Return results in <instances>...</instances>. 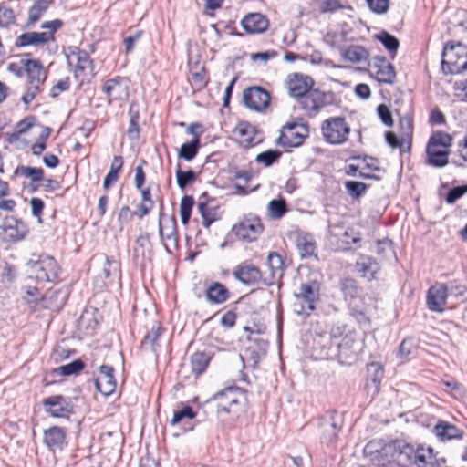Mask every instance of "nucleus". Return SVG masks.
Here are the masks:
<instances>
[{
	"instance_id": "c03bdc74",
	"label": "nucleus",
	"mask_w": 467,
	"mask_h": 467,
	"mask_svg": "<svg viewBox=\"0 0 467 467\" xmlns=\"http://www.w3.org/2000/svg\"><path fill=\"white\" fill-rule=\"evenodd\" d=\"M269 216L272 219H280L287 212L286 202L284 199H274L268 203Z\"/></svg>"
},
{
	"instance_id": "b1692460",
	"label": "nucleus",
	"mask_w": 467,
	"mask_h": 467,
	"mask_svg": "<svg viewBox=\"0 0 467 467\" xmlns=\"http://www.w3.org/2000/svg\"><path fill=\"white\" fill-rule=\"evenodd\" d=\"M296 244L302 258L318 260L317 244L312 235L303 233L297 234Z\"/></svg>"
},
{
	"instance_id": "6e6552de",
	"label": "nucleus",
	"mask_w": 467,
	"mask_h": 467,
	"mask_svg": "<svg viewBox=\"0 0 467 467\" xmlns=\"http://www.w3.org/2000/svg\"><path fill=\"white\" fill-rule=\"evenodd\" d=\"M47 413L54 418H67L74 412L72 398L62 395H53L42 401Z\"/></svg>"
},
{
	"instance_id": "ddd939ff",
	"label": "nucleus",
	"mask_w": 467,
	"mask_h": 467,
	"mask_svg": "<svg viewBox=\"0 0 467 467\" xmlns=\"http://www.w3.org/2000/svg\"><path fill=\"white\" fill-rule=\"evenodd\" d=\"M263 230L261 220L255 215L244 218L232 229L236 236L247 242L255 241Z\"/></svg>"
},
{
	"instance_id": "774afa93",
	"label": "nucleus",
	"mask_w": 467,
	"mask_h": 467,
	"mask_svg": "<svg viewBox=\"0 0 467 467\" xmlns=\"http://www.w3.org/2000/svg\"><path fill=\"white\" fill-rule=\"evenodd\" d=\"M465 191L461 186L453 187L450 189L445 196V201L449 204H453L457 200H459Z\"/></svg>"
},
{
	"instance_id": "393cba45",
	"label": "nucleus",
	"mask_w": 467,
	"mask_h": 467,
	"mask_svg": "<svg viewBox=\"0 0 467 467\" xmlns=\"http://www.w3.org/2000/svg\"><path fill=\"white\" fill-rule=\"evenodd\" d=\"M128 87L125 84V78L121 77H115L108 79L103 86V92L107 95L109 100L120 99L127 96Z\"/></svg>"
},
{
	"instance_id": "423d86ee",
	"label": "nucleus",
	"mask_w": 467,
	"mask_h": 467,
	"mask_svg": "<svg viewBox=\"0 0 467 467\" xmlns=\"http://www.w3.org/2000/svg\"><path fill=\"white\" fill-rule=\"evenodd\" d=\"M295 297L299 300L300 305L295 304V312L302 314L306 310L312 312L316 309V304L320 299V283L317 280L302 283L297 291L294 293Z\"/></svg>"
},
{
	"instance_id": "39448f33",
	"label": "nucleus",
	"mask_w": 467,
	"mask_h": 467,
	"mask_svg": "<svg viewBox=\"0 0 467 467\" xmlns=\"http://www.w3.org/2000/svg\"><path fill=\"white\" fill-rule=\"evenodd\" d=\"M467 69V46L449 42L441 54V70L445 75H456Z\"/></svg>"
},
{
	"instance_id": "7ed1b4c3",
	"label": "nucleus",
	"mask_w": 467,
	"mask_h": 467,
	"mask_svg": "<svg viewBox=\"0 0 467 467\" xmlns=\"http://www.w3.org/2000/svg\"><path fill=\"white\" fill-rule=\"evenodd\" d=\"M416 449L404 440H394L382 448L381 459L386 460L390 467H410L413 466Z\"/></svg>"
},
{
	"instance_id": "de8ad7c7",
	"label": "nucleus",
	"mask_w": 467,
	"mask_h": 467,
	"mask_svg": "<svg viewBox=\"0 0 467 467\" xmlns=\"http://www.w3.org/2000/svg\"><path fill=\"white\" fill-rule=\"evenodd\" d=\"M64 25V22L61 19H54L51 21H46L42 23L41 28L46 29L47 31L42 32L43 35H46V41H55V33L60 29Z\"/></svg>"
},
{
	"instance_id": "c85d7f7f",
	"label": "nucleus",
	"mask_w": 467,
	"mask_h": 467,
	"mask_svg": "<svg viewBox=\"0 0 467 467\" xmlns=\"http://www.w3.org/2000/svg\"><path fill=\"white\" fill-rule=\"evenodd\" d=\"M205 296L211 304L221 305L229 299L230 291L222 283L213 282L207 287Z\"/></svg>"
},
{
	"instance_id": "680f3d73",
	"label": "nucleus",
	"mask_w": 467,
	"mask_h": 467,
	"mask_svg": "<svg viewBox=\"0 0 467 467\" xmlns=\"http://www.w3.org/2000/svg\"><path fill=\"white\" fill-rule=\"evenodd\" d=\"M237 132L240 136L244 137L247 146L251 145L254 140V128L247 123H242L237 128Z\"/></svg>"
},
{
	"instance_id": "69168bd1",
	"label": "nucleus",
	"mask_w": 467,
	"mask_h": 467,
	"mask_svg": "<svg viewBox=\"0 0 467 467\" xmlns=\"http://www.w3.org/2000/svg\"><path fill=\"white\" fill-rule=\"evenodd\" d=\"M30 206L33 216L37 218L38 223H42L41 215L45 207L43 200L38 197H33L30 200Z\"/></svg>"
},
{
	"instance_id": "f257e3e1",
	"label": "nucleus",
	"mask_w": 467,
	"mask_h": 467,
	"mask_svg": "<svg viewBox=\"0 0 467 467\" xmlns=\"http://www.w3.org/2000/svg\"><path fill=\"white\" fill-rule=\"evenodd\" d=\"M286 86L289 95L297 99L301 109L308 116L318 114L321 108V92L313 88L312 78L302 73L289 74Z\"/></svg>"
},
{
	"instance_id": "5701e85b",
	"label": "nucleus",
	"mask_w": 467,
	"mask_h": 467,
	"mask_svg": "<svg viewBox=\"0 0 467 467\" xmlns=\"http://www.w3.org/2000/svg\"><path fill=\"white\" fill-rule=\"evenodd\" d=\"M432 432L441 441L462 439L464 433L462 430L445 420H439Z\"/></svg>"
},
{
	"instance_id": "4c0bfd02",
	"label": "nucleus",
	"mask_w": 467,
	"mask_h": 467,
	"mask_svg": "<svg viewBox=\"0 0 467 467\" xmlns=\"http://www.w3.org/2000/svg\"><path fill=\"white\" fill-rule=\"evenodd\" d=\"M14 176L30 178L33 182L44 180V170L42 168L17 166L14 171Z\"/></svg>"
},
{
	"instance_id": "473e14b6",
	"label": "nucleus",
	"mask_w": 467,
	"mask_h": 467,
	"mask_svg": "<svg viewBox=\"0 0 467 467\" xmlns=\"http://www.w3.org/2000/svg\"><path fill=\"white\" fill-rule=\"evenodd\" d=\"M323 420H326V423H323V428L327 433L331 432L329 435L328 442L333 443L337 437V431L342 426V418L337 411L327 413Z\"/></svg>"
},
{
	"instance_id": "4be33fe9",
	"label": "nucleus",
	"mask_w": 467,
	"mask_h": 467,
	"mask_svg": "<svg viewBox=\"0 0 467 467\" xmlns=\"http://www.w3.org/2000/svg\"><path fill=\"white\" fill-rule=\"evenodd\" d=\"M269 22L261 13H250L241 20V26L248 34H260L268 27Z\"/></svg>"
},
{
	"instance_id": "864d4df0",
	"label": "nucleus",
	"mask_w": 467,
	"mask_h": 467,
	"mask_svg": "<svg viewBox=\"0 0 467 467\" xmlns=\"http://www.w3.org/2000/svg\"><path fill=\"white\" fill-rule=\"evenodd\" d=\"M400 129L402 136L407 139V150H410L412 135V119L410 116H403L400 119Z\"/></svg>"
},
{
	"instance_id": "0e129e2a",
	"label": "nucleus",
	"mask_w": 467,
	"mask_h": 467,
	"mask_svg": "<svg viewBox=\"0 0 467 467\" xmlns=\"http://www.w3.org/2000/svg\"><path fill=\"white\" fill-rule=\"evenodd\" d=\"M369 8L377 14H385L389 7V0H367Z\"/></svg>"
},
{
	"instance_id": "37998d69",
	"label": "nucleus",
	"mask_w": 467,
	"mask_h": 467,
	"mask_svg": "<svg viewBox=\"0 0 467 467\" xmlns=\"http://www.w3.org/2000/svg\"><path fill=\"white\" fill-rule=\"evenodd\" d=\"M194 205V199L192 196L184 195L180 202V215L181 221L183 225H187L191 215L192 210Z\"/></svg>"
},
{
	"instance_id": "a18cd8bd",
	"label": "nucleus",
	"mask_w": 467,
	"mask_h": 467,
	"mask_svg": "<svg viewBox=\"0 0 467 467\" xmlns=\"http://www.w3.org/2000/svg\"><path fill=\"white\" fill-rule=\"evenodd\" d=\"M324 41L334 47H338L342 50L345 43L347 41V32L344 30L337 32H328L325 37Z\"/></svg>"
},
{
	"instance_id": "2f4dec72",
	"label": "nucleus",
	"mask_w": 467,
	"mask_h": 467,
	"mask_svg": "<svg viewBox=\"0 0 467 467\" xmlns=\"http://www.w3.org/2000/svg\"><path fill=\"white\" fill-rule=\"evenodd\" d=\"M25 69L28 75L30 84L41 85L47 78L42 64L36 59L26 60Z\"/></svg>"
},
{
	"instance_id": "4468645a",
	"label": "nucleus",
	"mask_w": 467,
	"mask_h": 467,
	"mask_svg": "<svg viewBox=\"0 0 467 467\" xmlns=\"http://www.w3.org/2000/svg\"><path fill=\"white\" fill-rule=\"evenodd\" d=\"M162 209L163 204L161 202L159 234L165 249L170 253L167 242H172L174 244H177L178 242L177 223L174 216H165L162 213Z\"/></svg>"
},
{
	"instance_id": "dca6fc26",
	"label": "nucleus",
	"mask_w": 467,
	"mask_h": 467,
	"mask_svg": "<svg viewBox=\"0 0 467 467\" xmlns=\"http://www.w3.org/2000/svg\"><path fill=\"white\" fill-rule=\"evenodd\" d=\"M445 284H436L429 288L427 293V306L432 312L441 313L446 306L448 291Z\"/></svg>"
},
{
	"instance_id": "09e8293b",
	"label": "nucleus",
	"mask_w": 467,
	"mask_h": 467,
	"mask_svg": "<svg viewBox=\"0 0 467 467\" xmlns=\"http://www.w3.org/2000/svg\"><path fill=\"white\" fill-rule=\"evenodd\" d=\"M84 367L85 364L81 359H76L68 364L58 367L57 372L62 376H71L79 373Z\"/></svg>"
},
{
	"instance_id": "412c9836",
	"label": "nucleus",
	"mask_w": 467,
	"mask_h": 467,
	"mask_svg": "<svg viewBox=\"0 0 467 467\" xmlns=\"http://www.w3.org/2000/svg\"><path fill=\"white\" fill-rule=\"evenodd\" d=\"M267 265L270 275L264 277L263 285L271 286L276 280L282 279L284 275V259L278 253L271 252L267 256Z\"/></svg>"
},
{
	"instance_id": "f03ea898",
	"label": "nucleus",
	"mask_w": 467,
	"mask_h": 467,
	"mask_svg": "<svg viewBox=\"0 0 467 467\" xmlns=\"http://www.w3.org/2000/svg\"><path fill=\"white\" fill-rule=\"evenodd\" d=\"M452 137L444 131L434 132L426 146V163L434 168H443L449 162Z\"/></svg>"
},
{
	"instance_id": "cd10ccee",
	"label": "nucleus",
	"mask_w": 467,
	"mask_h": 467,
	"mask_svg": "<svg viewBox=\"0 0 467 467\" xmlns=\"http://www.w3.org/2000/svg\"><path fill=\"white\" fill-rule=\"evenodd\" d=\"M53 3L54 0H35L28 10L26 27H33L41 19Z\"/></svg>"
},
{
	"instance_id": "9d476101",
	"label": "nucleus",
	"mask_w": 467,
	"mask_h": 467,
	"mask_svg": "<svg viewBox=\"0 0 467 467\" xmlns=\"http://www.w3.org/2000/svg\"><path fill=\"white\" fill-rule=\"evenodd\" d=\"M244 397V391L239 387H228L218 391L213 397L217 401V413L235 412L234 407L240 402V399Z\"/></svg>"
},
{
	"instance_id": "2eb2a0df",
	"label": "nucleus",
	"mask_w": 467,
	"mask_h": 467,
	"mask_svg": "<svg viewBox=\"0 0 467 467\" xmlns=\"http://www.w3.org/2000/svg\"><path fill=\"white\" fill-rule=\"evenodd\" d=\"M66 57L69 66L73 65V60L76 61L75 74L77 78H78L80 75H86L87 70H89L90 73L92 72V61L87 51L82 50L78 47H69L67 48V52L66 53Z\"/></svg>"
},
{
	"instance_id": "4d7b16f0",
	"label": "nucleus",
	"mask_w": 467,
	"mask_h": 467,
	"mask_svg": "<svg viewBox=\"0 0 467 467\" xmlns=\"http://www.w3.org/2000/svg\"><path fill=\"white\" fill-rule=\"evenodd\" d=\"M385 139L389 146L392 149L400 148L401 151H409L407 146L405 147V144H407V139L405 137L402 136L401 139H400L394 132L387 131L385 133Z\"/></svg>"
},
{
	"instance_id": "8fccbe9b",
	"label": "nucleus",
	"mask_w": 467,
	"mask_h": 467,
	"mask_svg": "<svg viewBox=\"0 0 467 467\" xmlns=\"http://www.w3.org/2000/svg\"><path fill=\"white\" fill-rule=\"evenodd\" d=\"M377 38L382 43L386 49L389 52L396 53L399 48L400 42L396 36L388 33L387 31L380 32Z\"/></svg>"
},
{
	"instance_id": "338daca9",
	"label": "nucleus",
	"mask_w": 467,
	"mask_h": 467,
	"mask_svg": "<svg viewBox=\"0 0 467 467\" xmlns=\"http://www.w3.org/2000/svg\"><path fill=\"white\" fill-rule=\"evenodd\" d=\"M442 383L444 386L451 389L452 395L455 398L459 399L464 396L463 387L457 380L451 379L450 380H444Z\"/></svg>"
},
{
	"instance_id": "c756f323",
	"label": "nucleus",
	"mask_w": 467,
	"mask_h": 467,
	"mask_svg": "<svg viewBox=\"0 0 467 467\" xmlns=\"http://www.w3.org/2000/svg\"><path fill=\"white\" fill-rule=\"evenodd\" d=\"M66 432L63 428L52 426L44 431V443L50 449L62 448L65 441Z\"/></svg>"
},
{
	"instance_id": "1a4fd4ad",
	"label": "nucleus",
	"mask_w": 467,
	"mask_h": 467,
	"mask_svg": "<svg viewBox=\"0 0 467 467\" xmlns=\"http://www.w3.org/2000/svg\"><path fill=\"white\" fill-rule=\"evenodd\" d=\"M349 130L344 118H331L323 123V137L331 144L343 143L347 140Z\"/></svg>"
},
{
	"instance_id": "13d9d810",
	"label": "nucleus",
	"mask_w": 467,
	"mask_h": 467,
	"mask_svg": "<svg viewBox=\"0 0 467 467\" xmlns=\"http://www.w3.org/2000/svg\"><path fill=\"white\" fill-rule=\"evenodd\" d=\"M16 24L14 11L5 5H0V26L9 27Z\"/></svg>"
},
{
	"instance_id": "c9c22d12",
	"label": "nucleus",
	"mask_w": 467,
	"mask_h": 467,
	"mask_svg": "<svg viewBox=\"0 0 467 467\" xmlns=\"http://www.w3.org/2000/svg\"><path fill=\"white\" fill-rule=\"evenodd\" d=\"M342 57L352 63H360L368 57V52L361 46H350L341 50Z\"/></svg>"
},
{
	"instance_id": "603ef678",
	"label": "nucleus",
	"mask_w": 467,
	"mask_h": 467,
	"mask_svg": "<svg viewBox=\"0 0 467 467\" xmlns=\"http://www.w3.org/2000/svg\"><path fill=\"white\" fill-rule=\"evenodd\" d=\"M345 186L348 191V193L353 199L360 198L368 188V186L366 183L357 181H348L346 182Z\"/></svg>"
},
{
	"instance_id": "ea45409f",
	"label": "nucleus",
	"mask_w": 467,
	"mask_h": 467,
	"mask_svg": "<svg viewBox=\"0 0 467 467\" xmlns=\"http://www.w3.org/2000/svg\"><path fill=\"white\" fill-rule=\"evenodd\" d=\"M445 288H447L446 290L448 291V297L453 296L461 301L467 299V286L457 280H452L445 284Z\"/></svg>"
},
{
	"instance_id": "3c124183",
	"label": "nucleus",
	"mask_w": 467,
	"mask_h": 467,
	"mask_svg": "<svg viewBox=\"0 0 467 467\" xmlns=\"http://www.w3.org/2000/svg\"><path fill=\"white\" fill-rule=\"evenodd\" d=\"M281 155V151L277 150H268L259 153L256 156L255 161L259 163H263L265 167H269L277 161Z\"/></svg>"
},
{
	"instance_id": "e2e57ef3",
	"label": "nucleus",
	"mask_w": 467,
	"mask_h": 467,
	"mask_svg": "<svg viewBox=\"0 0 467 467\" xmlns=\"http://www.w3.org/2000/svg\"><path fill=\"white\" fill-rule=\"evenodd\" d=\"M377 112H378L379 119L385 125H387L389 127H391L393 125L392 114L387 105H385V104L379 105L377 108Z\"/></svg>"
},
{
	"instance_id": "f704fd0d",
	"label": "nucleus",
	"mask_w": 467,
	"mask_h": 467,
	"mask_svg": "<svg viewBox=\"0 0 467 467\" xmlns=\"http://www.w3.org/2000/svg\"><path fill=\"white\" fill-rule=\"evenodd\" d=\"M46 35L42 32H27L18 36L16 39L15 46L16 47H22L26 46H39L46 44Z\"/></svg>"
},
{
	"instance_id": "052dcab7",
	"label": "nucleus",
	"mask_w": 467,
	"mask_h": 467,
	"mask_svg": "<svg viewBox=\"0 0 467 467\" xmlns=\"http://www.w3.org/2000/svg\"><path fill=\"white\" fill-rule=\"evenodd\" d=\"M36 119L34 116H29L22 119L16 124V136L23 135L26 133L35 124Z\"/></svg>"
},
{
	"instance_id": "6e6d98bb",
	"label": "nucleus",
	"mask_w": 467,
	"mask_h": 467,
	"mask_svg": "<svg viewBox=\"0 0 467 467\" xmlns=\"http://www.w3.org/2000/svg\"><path fill=\"white\" fill-rule=\"evenodd\" d=\"M341 289L346 297L356 298L360 293V288L354 279L347 278L341 284Z\"/></svg>"
},
{
	"instance_id": "5fc2aeb1",
	"label": "nucleus",
	"mask_w": 467,
	"mask_h": 467,
	"mask_svg": "<svg viewBox=\"0 0 467 467\" xmlns=\"http://www.w3.org/2000/svg\"><path fill=\"white\" fill-rule=\"evenodd\" d=\"M139 113L135 112L130 114L129 127L127 129V136L130 140H138L140 138V125H139Z\"/></svg>"
},
{
	"instance_id": "a211bd4d",
	"label": "nucleus",
	"mask_w": 467,
	"mask_h": 467,
	"mask_svg": "<svg viewBox=\"0 0 467 467\" xmlns=\"http://www.w3.org/2000/svg\"><path fill=\"white\" fill-rule=\"evenodd\" d=\"M95 386L104 396L112 394L117 386L114 377V368L107 365L100 366L99 375L95 379Z\"/></svg>"
},
{
	"instance_id": "9b49d317",
	"label": "nucleus",
	"mask_w": 467,
	"mask_h": 467,
	"mask_svg": "<svg viewBox=\"0 0 467 467\" xmlns=\"http://www.w3.org/2000/svg\"><path fill=\"white\" fill-rule=\"evenodd\" d=\"M306 129L296 122H287L282 129L277 142L283 147H297L306 137Z\"/></svg>"
},
{
	"instance_id": "f8f14e48",
	"label": "nucleus",
	"mask_w": 467,
	"mask_h": 467,
	"mask_svg": "<svg viewBox=\"0 0 467 467\" xmlns=\"http://www.w3.org/2000/svg\"><path fill=\"white\" fill-rule=\"evenodd\" d=\"M270 94L261 87H250L243 91L244 105L254 111L265 109L270 103Z\"/></svg>"
},
{
	"instance_id": "20e7f679",
	"label": "nucleus",
	"mask_w": 467,
	"mask_h": 467,
	"mask_svg": "<svg viewBox=\"0 0 467 467\" xmlns=\"http://www.w3.org/2000/svg\"><path fill=\"white\" fill-rule=\"evenodd\" d=\"M59 266L52 256L40 255L37 260L26 264V275L38 284L56 283L58 280Z\"/></svg>"
},
{
	"instance_id": "bf43d9fd",
	"label": "nucleus",
	"mask_w": 467,
	"mask_h": 467,
	"mask_svg": "<svg viewBox=\"0 0 467 467\" xmlns=\"http://www.w3.org/2000/svg\"><path fill=\"white\" fill-rule=\"evenodd\" d=\"M456 155L458 159L452 158L451 161L457 166H462V161H467V134L458 142Z\"/></svg>"
},
{
	"instance_id": "e433bc0d",
	"label": "nucleus",
	"mask_w": 467,
	"mask_h": 467,
	"mask_svg": "<svg viewBox=\"0 0 467 467\" xmlns=\"http://www.w3.org/2000/svg\"><path fill=\"white\" fill-rule=\"evenodd\" d=\"M142 202L138 205L137 211L133 213L134 215L142 219L149 214L154 206V201L151 199V192L150 188L141 189Z\"/></svg>"
},
{
	"instance_id": "79ce46f5",
	"label": "nucleus",
	"mask_w": 467,
	"mask_h": 467,
	"mask_svg": "<svg viewBox=\"0 0 467 467\" xmlns=\"http://www.w3.org/2000/svg\"><path fill=\"white\" fill-rule=\"evenodd\" d=\"M162 330L163 329L160 324L154 325L141 341V348L144 349L153 350L157 340L162 333Z\"/></svg>"
},
{
	"instance_id": "72a5a7b5",
	"label": "nucleus",
	"mask_w": 467,
	"mask_h": 467,
	"mask_svg": "<svg viewBox=\"0 0 467 467\" xmlns=\"http://www.w3.org/2000/svg\"><path fill=\"white\" fill-rule=\"evenodd\" d=\"M211 355L204 351H196L190 357L191 369L193 374H202L211 361Z\"/></svg>"
},
{
	"instance_id": "49530a36",
	"label": "nucleus",
	"mask_w": 467,
	"mask_h": 467,
	"mask_svg": "<svg viewBox=\"0 0 467 467\" xmlns=\"http://www.w3.org/2000/svg\"><path fill=\"white\" fill-rule=\"evenodd\" d=\"M195 416L196 413L192 407L190 405H184L181 410L174 411L173 417L170 423L171 425L175 426L184 420H192L195 418Z\"/></svg>"
},
{
	"instance_id": "58836bf2",
	"label": "nucleus",
	"mask_w": 467,
	"mask_h": 467,
	"mask_svg": "<svg viewBox=\"0 0 467 467\" xmlns=\"http://www.w3.org/2000/svg\"><path fill=\"white\" fill-rule=\"evenodd\" d=\"M200 138L196 135L190 142L183 143L179 151V157L185 161H192L198 153Z\"/></svg>"
},
{
	"instance_id": "aec40b11",
	"label": "nucleus",
	"mask_w": 467,
	"mask_h": 467,
	"mask_svg": "<svg viewBox=\"0 0 467 467\" xmlns=\"http://www.w3.org/2000/svg\"><path fill=\"white\" fill-rule=\"evenodd\" d=\"M234 276L244 285H253L263 284V275L260 269L253 265H240L234 271Z\"/></svg>"
},
{
	"instance_id": "a878e982",
	"label": "nucleus",
	"mask_w": 467,
	"mask_h": 467,
	"mask_svg": "<svg viewBox=\"0 0 467 467\" xmlns=\"http://www.w3.org/2000/svg\"><path fill=\"white\" fill-rule=\"evenodd\" d=\"M379 265L370 256L361 255L355 264V270L358 275L368 280L375 278V275L379 271Z\"/></svg>"
},
{
	"instance_id": "f3484780",
	"label": "nucleus",
	"mask_w": 467,
	"mask_h": 467,
	"mask_svg": "<svg viewBox=\"0 0 467 467\" xmlns=\"http://www.w3.org/2000/svg\"><path fill=\"white\" fill-rule=\"evenodd\" d=\"M2 229L6 237L14 242L23 240L28 234L26 223L14 216H6L4 219Z\"/></svg>"
},
{
	"instance_id": "a19ab883",
	"label": "nucleus",
	"mask_w": 467,
	"mask_h": 467,
	"mask_svg": "<svg viewBox=\"0 0 467 467\" xmlns=\"http://www.w3.org/2000/svg\"><path fill=\"white\" fill-rule=\"evenodd\" d=\"M177 185L181 190H184L189 184L196 180V173L192 170L186 171H182L181 165L177 164L175 171Z\"/></svg>"
},
{
	"instance_id": "6ab92c4d",
	"label": "nucleus",
	"mask_w": 467,
	"mask_h": 467,
	"mask_svg": "<svg viewBox=\"0 0 467 467\" xmlns=\"http://www.w3.org/2000/svg\"><path fill=\"white\" fill-rule=\"evenodd\" d=\"M373 60L377 80L380 83L393 84L396 78L394 66L383 56H377Z\"/></svg>"
},
{
	"instance_id": "7c9ffc66",
	"label": "nucleus",
	"mask_w": 467,
	"mask_h": 467,
	"mask_svg": "<svg viewBox=\"0 0 467 467\" xmlns=\"http://www.w3.org/2000/svg\"><path fill=\"white\" fill-rule=\"evenodd\" d=\"M384 378L383 367L378 362H371L367 367V384L366 387L374 388V392H378L382 379Z\"/></svg>"
},
{
	"instance_id": "bb28decb",
	"label": "nucleus",
	"mask_w": 467,
	"mask_h": 467,
	"mask_svg": "<svg viewBox=\"0 0 467 467\" xmlns=\"http://www.w3.org/2000/svg\"><path fill=\"white\" fill-rule=\"evenodd\" d=\"M413 466L416 467H439L438 459L431 447L417 446L413 458Z\"/></svg>"
},
{
	"instance_id": "0eeeda50",
	"label": "nucleus",
	"mask_w": 467,
	"mask_h": 467,
	"mask_svg": "<svg viewBox=\"0 0 467 467\" xmlns=\"http://www.w3.org/2000/svg\"><path fill=\"white\" fill-rule=\"evenodd\" d=\"M343 331L340 327L331 330L332 344L336 345L340 355L348 357L350 354H356L358 350V342L357 333L352 330Z\"/></svg>"
}]
</instances>
